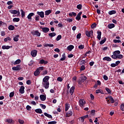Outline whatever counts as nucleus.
Segmentation results:
<instances>
[{"instance_id": "1", "label": "nucleus", "mask_w": 124, "mask_h": 124, "mask_svg": "<svg viewBox=\"0 0 124 124\" xmlns=\"http://www.w3.org/2000/svg\"><path fill=\"white\" fill-rule=\"evenodd\" d=\"M50 79V77L46 76L43 79L42 85L43 87L45 88V89H47L49 88V81L48 80Z\"/></svg>"}, {"instance_id": "2", "label": "nucleus", "mask_w": 124, "mask_h": 124, "mask_svg": "<svg viewBox=\"0 0 124 124\" xmlns=\"http://www.w3.org/2000/svg\"><path fill=\"white\" fill-rule=\"evenodd\" d=\"M22 68H21V65H17L16 66L12 67V70L15 71H19Z\"/></svg>"}, {"instance_id": "3", "label": "nucleus", "mask_w": 124, "mask_h": 124, "mask_svg": "<svg viewBox=\"0 0 124 124\" xmlns=\"http://www.w3.org/2000/svg\"><path fill=\"white\" fill-rule=\"evenodd\" d=\"M86 104V101L85 100L83 99H80L79 101V105L80 107H83L84 105Z\"/></svg>"}, {"instance_id": "4", "label": "nucleus", "mask_w": 124, "mask_h": 124, "mask_svg": "<svg viewBox=\"0 0 124 124\" xmlns=\"http://www.w3.org/2000/svg\"><path fill=\"white\" fill-rule=\"evenodd\" d=\"M31 34L33 35H36V37H40L41 35V33L38 31H35L34 32L31 31Z\"/></svg>"}, {"instance_id": "5", "label": "nucleus", "mask_w": 124, "mask_h": 124, "mask_svg": "<svg viewBox=\"0 0 124 124\" xmlns=\"http://www.w3.org/2000/svg\"><path fill=\"white\" fill-rule=\"evenodd\" d=\"M87 79V78L86 76H82L80 78L79 80H78V82H80L83 83L86 81V80Z\"/></svg>"}, {"instance_id": "6", "label": "nucleus", "mask_w": 124, "mask_h": 124, "mask_svg": "<svg viewBox=\"0 0 124 124\" xmlns=\"http://www.w3.org/2000/svg\"><path fill=\"white\" fill-rule=\"evenodd\" d=\"M9 12L10 13H11L12 14H13V15H16L17 14H18V15H20L19 11H17V10H9Z\"/></svg>"}, {"instance_id": "7", "label": "nucleus", "mask_w": 124, "mask_h": 124, "mask_svg": "<svg viewBox=\"0 0 124 124\" xmlns=\"http://www.w3.org/2000/svg\"><path fill=\"white\" fill-rule=\"evenodd\" d=\"M41 29H42V31L44 33H46L47 32H49V31H50V29H49V28L47 27L41 28Z\"/></svg>"}, {"instance_id": "8", "label": "nucleus", "mask_w": 124, "mask_h": 124, "mask_svg": "<svg viewBox=\"0 0 124 124\" xmlns=\"http://www.w3.org/2000/svg\"><path fill=\"white\" fill-rule=\"evenodd\" d=\"M38 51L37 50H33L31 51V56L35 58L37 55Z\"/></svg>"}, {"instance_id": "9", "label": "nucleus", "mask_w": 124, "mask_h": 124, "mask_svg": "<svg viewBox=\"0 0 124 124\" xmlns=\"http://www.w3.org/2000/svg\"><path fill=\"white\" fill-rule=\"evenodd\" d=\"M82 12H79L78 14L77 17H76V20H77L78 21H79V20L81 19V16L82 15Z\"/></svg>"}, {"instance_id": "10", "label": "nucleus", "mask_w": 124, "mask_h": 124, "mask_svg": "<svg viewBox=\"0 0 124 124\" xmlns=\"http://www.w3.org/2000/svg\"><path fill=\"white\" fill-rule=\"evenodd\" d=\"M25 87L23 86H21L20 87V89L19 90V92H20V93L21 94H24L25 93Z\"/></svg>"}, {"instance_id": "11", "label": "nucleus", "mask_w": 124, "mask_h": 124, "mask_svg": "<svg viewBox=\"0 0 124 124\" xmlns=\"http://www.w3.org/2000/svg\"><path fill=\"white\" fill-rule=\"evenodd\" d=\"M97 38L98 39V40H100L101 39V31H97Z\"/></svg>"}, {"instance_id": "12", "label": "nucleus", "mask_w": 124, "mask_h": 124, "mask_svg": "<svg viewBox=\"0 0 124 124\" xmlns=\"http://www.w3.org/2000/svg\"><path fill=\"white\" fill-rule=\"evenodd\" d=\"M40 98L41 101H45L46 100V95L41 94L40 95Z\"/></svg>"}, {"instance_id": "13", "label": "nucleus", "mask_w": 124, "mask_h": 124, "mask_svg": "<svg viewBox=\"0 0 124 124\" xmlns=\"http://www.w3.org/2000/svg\"><path fill=\"white\" fill-rule=\"evenodd\" d=\"M75 87L74 86L71 87L70 89L69 90V93L71 94V95H73V93H74Z\"/></svg>"}, {"instance_id": "14", "label": "nucleus", "mask_w": 124, "mask_h": 124, "mask_svg": "<svg viewBox=\"0 0 124 124\" xmlns=\"http://www.w3.org/2000/svg\"><path fill=\"white\" fill-rule=\"evenodd\" d=\"M103 60L104 61H107L108 62H111V58H110L108 56H106L105 57H104L103 59Z\"/></svg>"}, {"instance_id": "15", "label": "nucleus", "mask_w": 124, "mask_h": 124, "mask_svg": "<svg viewBox=\"0 0 124 124\" xmlns=\"http://www.w3.org/2000/svg\"><path fill=\"white\" fill-rule=\"evenodd\" d=\"M37 15L40 16L41 18H44V12H37Z\"/></svg>"}, {"instance_id": "16", "label": "nucleus", "mask_w": 124, "mask_h": 124, "mask_svg": "<svg viewBox=\"0 0 124 124\" xmlns=\"http://www.w3.org/2000/svg\"><path fill=\"white\" fill-rule=\"evenodd\" d=\"M73 115V112L72 110H68V112L66 113V117H69Z\"/></svg>"}, {"instance_id": "17", "label": "nucleus", "mask_w": 124, "mask_h": 124, "mask_svg": "<svg viewBox=\"0 0 124 124\" xmlns=\"http://www.w3.org/2000/svg\"><path fill=\"white\" fill-rule=\"evenodd\" d=\"M74 48V46H73V45H70V46H68V47H67V49L69 51H71Z\"/></svg>"}, {"instance_id": "18", "label": "nucleus", "mask_w": 124, "mask_h": 124, "mask_svg": "<svg viewBox=\"0 0 124 124\" xmlns=\"http://www.w3.org/2000/svg\"><path fill=\"white\" fill-rule=\"evenodd\" d=\"M77 15V13L74 12H72L71 13H69L68 14V16H69L72 17V16H76Z\"/></svg>"}, {"instance_id": "19", "label": "nucleus", "mask_w": 124, "mask_h": 124, "mask_svg": "<svg viewBox=\"0 0 124 124\" xmlns=\"http://www.w3.org/2000/svg\"><path fill=\"white\" fill-rule=\"evenodd\" d=\"M70 105L69 104H66L65 105V111H67L69 108H70Z\"/></svg>"}, {"instance_id": "20", "label": "nucleus", "mask_w": 124, "mask_h": 124, "mask_svg": "<svg viewBox=\"0 0 124 124\" xmlns=\"http://www.w3.org/2000/svg\"><path fill=\"white\" fill-rule=\"evenodd\" d=\"M44 115L46 117H47V118H48L49 119H53L52 116L50 114L47 113L46 112L44 113Z\"/></svg>"}, {"instance_id": "21", "label": "nucleus", "mask_w": 124, "mask_h": 124, "mask_svg": "<svg viewBox=\"0 0 124 124\" xmlns=\"http://www.w3.org/2000/svg\"><path fill=\"white\" fill-rule=\"evenodd\" d=\"M106 37H103L102 38V40L101 41V42H100V45H103L104 44L105 42L106 41Z\"/></svg>"}, {"instance_id": "22", "label": "nucleus", "mask_w": 124, "mask_h": 124, "mask_svg": "<svg viewBox=\"0 0 124 124\" xmlns=\"http://www.w3.org/2000/svg\"><path fill=\"white\" fill-rule=\"evenodd\" d=\"M115 27L114 24H109L108 25V29H111Z\"/></svg>"}, {"instance_id": "23", "label": "nucleus", "mask_w": 124, "mask_h": 124, "mask_svg": "<svg viewBox=\"0 0 124 124\" xmlns=\"http://www.w3.org/2000/svg\"><path fill=\"white\" fill-rule=\"evenodd\" d=\"M52 11L49 10H46L45 12V16H48L50 14V13H52Z\"/></svg>"}, {"instance_id": "24", "label": "nucleus", "mask_w": 124, "mask_h": 124, "mask_svg": "<svg viewBox=\"0 0 124 124\" xmlns=\"http://www.w3.org/2000/svg\"><path fill=\"white\" fill-rule=\"evenodd\" d=\"M62 58H61L60 59V61H63L64 60H65L66 58V57L65 56V53H63V54L62 55Z\"/></svg>"}, {"instance_id": "25", "label": "nucleus", "mask_w": 124, "mask_h": 124, "mask_svg": "<svg viewBox=\"0 0 124 124\" xmlns=\"http://www.w3.org/2000/svg\"><path fill=\"white\" fill-rule=\"evenodd\" d=\"M95 93H101L102 94H104V92L102 90H97L95 91Z\"/></svg>"}, {"instance_id": "26", "label": "nucleus", "mask_w": 124, "mask_h": 124, "mask_svg": "<svg viewBox=\"0 0 124 124\" xmlns=\"http://www.w3.org/2000/svg\"><path fill=\"white\" fill-rule=\"evenodd\" d=\"M108 15H113L116 14V10H111L108 12Z\"/></svg>"}, {"instance_id": "27", "label": "nucleus", "mask_w": 124, "mask_h": 124, "mask_svg": "<svg viewBox=\"0 0 124 124\" xmlns=\"http://www.w3.org/2000/svg\"><path fill=\"white\" fill-rule=\"evenodd\" d=\"M106 91L108 92V93L109 95H111V90L109 88H108V87L105 88Z\"/></svg>"}, {"instance_id": "28", "label": "nucleus", "mask_w": 124, "mask_h": 124, "mask_svg": "<svg viewBox=\"0 0 124 124\" xmlns=\"http://www.w3.org/2000/svg\"><path fill=\"white\" fill-rule=\"evenodd\" d=\"M21 62V60L20 59L16 60V62L13 63L14 65L19 64Z\"/></svg>"}, {"instance_id": "29", "label": "nucleus", "mask_w": 124, "mask_h": 124, "mask_svg": "<svg viewBox=\"0 0 124 124\" xmlns=\"http://www.w3.org/2000/svg\"><path fill=\"white\" fill-rule=\"evenodd\" d=\"M20 36L19 35H16V37L14 38V41L16 42H17L18 41V38H19Z\"/></svg>"}, {"instance_id": "30", "label": "nucleus", "mask_w": 124, "mask_h": 124, "mask_svg": "<svg viewBox=\"0 0 124 124\" xmlns=\"http://www.w3.org/2000/svg\"><path fill=\"white\" fill-rule=\"evenodd\" d=\"M56 35H57V34H56L54 32H52V33H49L48 34L49 36L51 38L55 37Z\"/></svg>"}, {"instance_id": "31", "label": "nucleus", "mask_w": 124, "mask_h": 124, "mask_svg": "<svg viewBox=\"0 0 124 124\" xmlns=\"http://www.w3.org/2000/svg\"><path fill=\"white\" fill-rule=\"evenodd\" d=\"M35 112L38 114H42V110L40 108L36 109Z\"/></svg>"}, {"instance_id": "32", "label": "nucleus", "mask_w": 124, "mask_h": 124, "mask_svg": "<svg viewBox=\"0 0 124 124\" xmlns=\"http://www.w3.org/2000/svg\"><path fill=\"white\" fill-rule=\"evenodd\" d=\"M1 48H2L3 50L5 49H9L10 48L9 46H2L1 47Z\"/></svg>"}, {"instance_id": "33", "label": "nucleus", "mask_w": 124, "mask_h": 124, "mask_svg": "<svg viewBox=\"0 0 124 124\" xmlns=\"http://www.w3.org/2000/svg\"><path fill=\"white\" fill-rule=\"evenodd\" d=\"M40 74V72L38 71V70H36L35 72H34V76H38Z\"/></svg>"}, {"instance_id": "34", "label": "nucleus", "mask_w": 124, "mask_h": 124, "mask_svg": "<svg viewBox=\"0 0 124 124\" xmlns=\"http://www.w3.org/2000/svg\"><path fill=\"white\" fill-rule=\"evenodd\" d=\"M20 21V18H14V19H13V22H19Z\"/></svg>"}, {"instance_id": "35", "label": "nucleus", "mask_w": 124, "mask_h": 124, "mask_svg": "<svg viewBox=\"0 0 124 124\" xmlns=\"http://www.w3.org/2000/svg\"><path fill=\"white\" fill-rule=\"evenodd\" d=\"M7 122L9 124H14V121L12 119H7Z\"/></svg>"}, {"instance_id": "36", "label": "nucleus", "mask_w": 124, "mask_h": 124, "mask_svg": "<svg viewBox=\"0 0 124 124\" xmlns=\"http://www.w3.org/2000/svg\"><path fill=\"white\" fill-rule=\"evenodd\" d=\"M15 29V27L13 25H10L9 26V31H14Z\"/></svg>"}, {"instance_id": "37", "label": "nucleus", "mask_w": 124, "mask_h": 124, "mask_svg": "<svg viewBox=\"0 0 124 124\" xmlns=\"http://www.w3.org/2000/svg\"><path fill=\"white\" fill-rule=\"evenodd\" d=\"M82 7H83V5L81 4L77 5V8L78 10H81Z\"/></svg>"}, {"instance_id": "38", "label": "nucleus", "mask_w": 124, "mask_h": 124, "mask_svg": "<svg viewBox=\"0 0 124 124\" xmlns=\"http://www.w3.org/2000/svg\"><path fill=\"white\" fill-rule=\"evenodd\" d=\"M113 55H119L120 54H121V52L119 50H116L115 51H114V52H113Z\"/></svg>"}, {"instance_id": "39", "label": "nucleus", "mask_w": 124, "mask_h": 124, "mask_svg": "<svg viewBox=\"0 0 124 124\" xmlns=\"http://www.w3.org/2000/svg\"><path fill=\"white\" fill-rule=\"evenodd\" d=\"M124 56L122 54H119L117 55V59H122Z\"/></svg>"}, {"instance_id": "40", "label": "nucleus", "mask_w": 124, "mask_h": 124, "mask_svg": "<svg viewBox=\"0 0 124 124\" xmlns=\"http://www.w3.org/2000/svg\"><path fill=\"white\" fill-rule=\"evenodd\" d=\"M53 47L54 45L53 44H45L44 45V47Z\"/></svg>"}, {"instance_id": "41", "label": "nucleus", "mask_w": 124, "mask_h": 124, "mask_svg": "<svg viewBox=\"0 0 124 124\" xmlns=\"http://www.w3.org/2000/svg\"><path fill=\"white\" fill-rule=\"evenodd\" d=\"M44 66H40V67H39V68L36 69V70H38V71H43L44 70Z\"/></svg>"}, {"instance_id": "42", "label": "nucleus", "mask_w": 124, "mask_h": 124, "mask_svg": "<svg viewBox=\"0 0 124 124\" xmlns=\"http://www.w3.org/2000/svg\"><path fill=\"white\" fill-rule=\"evenodd\" d=\"M8 41H11V37H7V38L4 39V41H5V42H7Z\"/></svg>"}, {"instance_id": "43", "label": "nucleus", "mask_w": 124, "mask_h": 124, "mask_svg": "<svg viewBox=\"0 0 124 124\" xmlns=\"http://www.w3.org/2000/svg\"><path fill=\"white\" fill-rule=\"evenodd\" d=\"M113 42H114V43H121V41L120 40L114 39V40H113Z\"/></svg>"}, {"instance_id": "44", "label": "nucleus", "mask_w": 124, "mask_h": 124, "mask_svg": "<svg viewBox=\"0 0 124 124\" xmlns=\"http://www.w3.org/2000/svg\"><path fill=\"white\" fill-rule=\"evenodd\" d=\"M62 35H59L57 36V37H56V40L57 41H59V40H60L62 39Z\"/></svg>"}, {"instance_id": "45", "label": "nucleus", "mask_w": 124, "mask_h": 124, "mask_svg": "<svg viewBox=\"0 0 124 124\" xmlns=\"http://www.w3.org/2000/svg\"><path fill=\"white\" fill-rule=\"evenodd\" d=\"M84 48H85V46H84L83 45H80L78 46V48H79V49H84Z\"/></svg>"}, {"instance_id": "46", "label": "nucleus", "mask_w": 124, "mask_h": 124, "mask_svg": "<svg viewBox=\"0 0 124 124\" xmlns=\"http://www.w3.org/2000/svg\"><path fill=\"white\" fill-rule=\"evenodd\" d=\"M85 65H82L81 66H80V71H83L85 70Z\"/></svg>"}, {"instance_id": "47", "label": "nucleus", "mask_w": 124, "mask_h": 124, "mask_svg": "<svg viewBox=\"0 0 124 124\" xmlns=\"http://www.w3.org/2000/svg\"><path fill=\"white\" fill-rule=\"evenodd\" d=\"M85 63H86L85 60H82L81 61H80V65H82L83 64H85Z\"/></svg>"}, {"instance_id": "48", "label": "nucleus", "mask_w": 124, "mask_h": 124, "mask_svg": "<svg viewBox=\"0 0 124 124\" xmlns=\"http://www.w3.org/2000/svg\"><path fill=\"white\" fill-rule=\"evenodd\" d=\"M78 87L80 88H82L83 87V84H82L83 82L78 81Z\"/></svg>"}, {"instance_id": "49", "label": "nucleus", "mask_w": 124, "mask_h": 124, "mask_svg": "<svg viewBox=\"0 0 124 124\" xmlns=\"http://www.w3.org/2000/svg\"><path fill=\"white\" fill-rule=\"evenodd\" d=\"M47 74H48V72L47 71V70H44L43 71V72H42V73H41L42 75H47Z\"/></svg>"}, {"instance_id": "50", "label": "nucleus", "mask_w": 124, "mask_h": 124, "mask_svg": "<svg viewBox=\"0 0 124 124\" xmlns=\"http://www.w3.org/2000/svg\"><path fill=\"white\" fill-rule=\"evenodd\" d=\"M15 93L14 92H11L9 94V97L10 98H12L14 96Z\"/></svg>"}, {"instance_id": "51", "label": "nucleus", "mask_w": 124, "mask_h": 124, "mask_svg": "<svg viewBox=\"0 0 124 124\" xmlns=\"http://www.w3.org/2000/svg\"><path fill=\"white\" fill-rule=\"evenodd\" d=\"M85 33L87 37H90L91 34H90V32L88 31H86Z\"/></svg>"}, {"instance_id": "52", "label": "nucleus", "mask_w": 124, "mask_h": 124, "mask_svg": "<svg viewBox=\"0 0 124 124\" xmlns=\"http://www.w3.org/2000/svg\"><path fill=\"white\" fill-rule=\"evenodd\" d=\"M20 12H21V17H24L25 16V12L22 9L20 10Z\"/></svg>"}, {"instance_id": "53", "label": "nucleus", "mask_w": 124, "mask_h": 124, "mask_svg": "<svg viewBox=\"0 0 124 124\" xmlns=\"http://www.w3.org/2000/svg\"><path fill=\"white\" fill-rule=\"evenodd\" d=\"M67 22H69V23L73 22V19L72 18H67L66 19H65Z\"/></svg>"}, {"instance_id": "54", "label": "nucleus", "mask_w": 124, "mask_h": 124, "mask_svg": "<svg viewBox=\"0 0 124 124\" xmlns=\"http://www.w3.org/2000/svg\"><path fill=\"white\" fill-rule=\"evenodd\" d=\"M18 123L20 124H24V121L22 119H18Z\"/></svg>"}, {"instance_id": "55", "label": "nucleus", "mask_w": 124, "mask_h": 124, "mask_svg": "<svg viewBox=\"0 0 124 124\" xmlns=\"http://www.w3.org/2000/svg\"><path fill=\"white\" fill-rule=\"evenodd\" d=\"M121 110L122 111H124V103L121 105Z\"/></svg>"}, {"instance_id": "56", "label": "nucleus", "mask_w": 124, "mask_h": 124, "mask_svg": "<svg viewBox=\"0 0 124 124\" xmlns=\"http://www.w3.org/2000/svg\"><path fill=\"white\" fill-rule=\"evenodd\" d=\"M96 27V23L92 24V25H91V28L92 29H94Z\"/></svg>"}, {"instance_id": "57", "label": "nucleus", "mask_w": 124, "mask_h": 124, "mask_svg": "<svg viewBox=\"0 0 124 124\" xmlns=\"http://www.w3.org/2000/svg\"><path fill=\"white\" fill-rule=\"evenodd\" d=\"M57 123V121H51L47 123V124H56Z\"/></svg>"}, {"instance_id": "58", "label": "nucleus", "mask_w": 124, "mask_h": 124, "mask_svg": "<svg viewBox=\"0 0 124 124\" xmlns=\"http://www.w3.org/2000/svg\"><path fill=\"white\" fill-rule=\"evenodd\" d=\"M81 34L80 33L77 34V39H79L81 38Z\"/></svg>"}, {"instance_id": "59", "label": "nucleus", "mask_w": 124, "mask_h": 124, "mask_svg": "<svg viewBox=\"0 0 124 124\" xmlns=\"http://www.w3.org/2000/svg\"><path fill=\"white\" fill-rule=\"evenodd\" d=\"M113 59H117V55L113 54L111 56Z\"/></svg>"}, {"instance_id": "60", "label": "nucleus", "mask_w": 124, "mask_h": 124, "mask_svg": "<svg viewBox=\"0 0 124 124\" xmlns=\"http://www.w3.org/2000/svg\"><path fill=\"white\" fill-rule=\"evenodd\" d=\"M57 81H60V82H62L63 81V78H62L61 77H58L57 78Z\"/></svg>"}, {"instance_id": "61", "label": "nucleus", "mask_w": 124, "mask_h": 124, "mask_svg": "<svg viewBox=\"0 0 124 124\" xmlns=\"http://www.w3.org/2000/svg\"><path fill=\"white\" fill-rule=\"evenodd\" d=\"M45 62V61L43 59L40 60L39 63L40 64H44Z\"/></svg>"}, {"instance_id": "62", "label": "nucleus", "mask_w": 124, "mask_h": 124, "mask_svg": "<svg viewBox=\"0 0 124 124\" xmlns=\"http://www.w3.org/2000/svg\"><path fill=\"white\" fill-rule=\"evenodd\" d=\"M27 18L29 20H31V13L29 14V16H27Z\"/></svg>"}, {"instance_id": "63", "label": "nucleus", "mask_w": 124, "mask_h": 124, "mask_svg": "<svg viewBox=\"0 0 124 124\" xmlns=\"http://www.w3.org/2000/svg\"><path fill=\"white\" fill-rule=\"evenodd\" d=\"M103 78L104 80H105L106 81H107L108 79V77H107V76L106 75H104L103 76Z\"/></svg>"}, {"instance_id": "64", "label": "nucleus", "mask_w": 124, "mask_h": 124, "mask_svg": "<svg viewBox=\"0 0 124 124\" xmlns=\"http://www.w3.org/2000/svg\"><path fill=\"white\" fill-rule=\"evenodd\" d=\"M116 66H118V65L115 64L114 63H111L110 64L111 67H115Z\"/></svg>"}]
</instances>
